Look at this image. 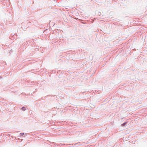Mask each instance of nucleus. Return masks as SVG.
<instances>
[{
    "instance_id": "1",
    "label": "nucleus",
    "mask_w": 147,
    "mask_h": 147,
    "mask_svg": "<svg viewBox=\"0 0 147 147\" xmlns=\"http://www.w3.org/2000/svg\"><path fill=\"white\" fill-rule=\"evenodd\" d=\"M22 110L23 111H24L26 110V109L25 108V107H22Z\"/></svg>"
},
{
    "instance_id": "2",
    "label": "nucleus",
    "mask_w": 147,
    "mask_h": 147,
    "mask_svg": "<svg viewBox=\"0 0 147 147\" xmlns=\"http://www.w3.org/2000/svg\"><path fill=\"white\" fill-rule=\"evenodd\" d=\"M125 123H124L123 124V125H125Z\"/></svg>"
}]
</instances>
